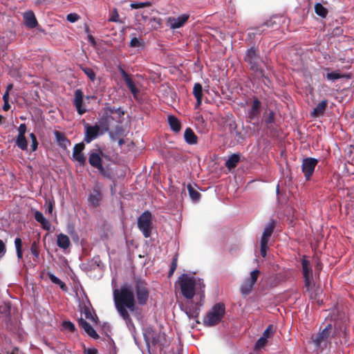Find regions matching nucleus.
<instances>
[{"mask_svg":"<svg viewBox=\"0 0 354 354\" xmlns=\"http://www.w3.org/2000/svg\"><path fill=\"white\" fill-rule=\"evenodd\" d=\"M149 288L142 279H137L131 284H124L113 290V301L120 316L125 321L129 328L133 326L129 311L136 310V303L140 306L147 304Z\"/></svg>","mask_w":354,"mask_h":354,"instance_id":"nucleus-1","label":"nucleus"},{"mask_svg":"<svg viewBox=\"0 0 354 354\" xmlns=\"http://www.w3.org/2000/svg\"><path fill=\"white\" fill-rule=\"evenodd\" d=\"M176 288L188 300L183 310L189 318L198 317L204 298L203 280L194 276L183 274L176 283Z\"/></svg>","mask_w":354,"mask_h":354,"instance_id":"nucleus-2","label":"nucleus"},{"mask_svg":"<svg viewBox=\"0 0 354 354\" xmlns=\"http://www.w3.org/2000/svg\"><path fill=\"white\" fill-rule=\"evenodd\" d=\"M225 314V306L222 304H216L204 318V324L206 326H214L217 324L223 318Z\"/></svg>","mask_w":354,"mask_h":354,"instance_id":"nucleus-3","label":"nucleus"},{"mask_svg":"<svg viewBox=\"0 0 354 354\" xmlns=\"http://www.w3.org/2000/svg\"><path fill=\"white\" fill-rule=\"evenodd\" d=\"M138 227L145 238H148L151 236L153 223L151 221V214L149 211L143 212L139 216L138 219Z\"/></svg>","mask_w":354,"mask_h":354,"instance_id":"nucleus-4","label":"nucleus"},{"mask_svg":"<svg viewBox=\"0 0 354 354\" xmlns=\"http://www.w3.org/2000/svg\"><path fill=\"white\" fill-rule=\"evenodd\" d=\"M259 274L260 271L259 270H254L250 272V277L245 279L241 286L240 291L242 295H248L252 292Z\"/></svg>","mask_w":354,"mask_h":354,"instance_id":"nucleus-5","label":"nucleus"},{"mask_svg":"<svg viewBox=\"0 0 354 354\" xmlns=\"http://www.w3.org/2000/svg\"><path fill=\"white\" fill-rule=\"evenodd\" d=\"M84 127L85 129L84 140L86 143H90L91 141L96 139L100 134L103 133L97 124L92 126L86 123Z\"/></svg>","mask_w":354,"mask_h":354,"instance_id":"nucleus-6","label":"nucleus"},{"mask_svg":"<svg viewBox=\"0 0 354 354\" xmlns=\"http://www.w3.org/2000/svg\"><path fill=\"white\" fill-rule=\"evenodd\" d=\"M318 160L313 158H307L303 160L301 168L306 180H309L313 175Z\"/></svg>","mask_w":354,"mask_h":354,"instance_id":"nucleus-7","label":"nucleus"},{"mask_svg":"<svg viewBox=\"0 0 354 354\" xmlns=\"http://www.w3.org/2000/svg\"><path fill=\"white\" fill-rule=\"evenodd\" d=\"M259 57L257 55V50L254 48H251L246 51L245 60L250 65L251 69L256 72H259Z\"/></svg>","mask_w":354,"mask_h":354,"instance_id":"nucleus-8","label":"nucleus"},{"mask_svg":"<svg viewBox=\"0 0 354 354\" xmlns=\"http://www.w3.org/2000/svg\"><path fill=\"white\" fill-rule=\"evenodd\" d=\"M303 275L305 279L306 286L310 288L313 281V270L308 260L304 257L302 259Z\"/></svg>","mask_w":354,"mask_h":354,"instance_id":"nucleus-9","label":"nucleus"},{"mask_svg":"<svg viewBox=\"0 0 354 354\" xmlns=\"http://www.w3.org/2000/svg\"><path fill=\"white\" fill-rule=\"evenodd\" d=\"M158 12L154 9L150 11L144 10L140 13V18L138 15H136L137 21H140L143 20L145 22H160V19H157Z\"/></svg>","mask_w":354,"mask_h":354,"instance_id":"nucleus-10","label":"nucleus"},{"mask_svg":"<svg viewBox=\"0 0 354 354\" xmlns=\"http://www.w3.org/2000/svg\"><path fill=\"white\" fill-rule=\"evenodd\" d=\"M84 148L85 145L83 142L76 144L73 147V158L81 165H84L86 162V157L82 153Z\"/></svg>","mask_w":354,"mask_h":354,"instance_id":"nucleus-11","label":"nucleus"},{"mask_svg":"<svg viewBox=\"0 0 354 354\" xmlns=\"http://www.w3.org/2000/svg\"><path fill=\"white\" fill-rule=\"evenodd\" d=\"M73 104L80 115H83L86 112L87 110L83 104V93L80 89L76 90L75 92Z\"/></svg>","mask_w":354,"mask_h":354,"instance_id":"nucleus-12","label":"nucleus"},{"mask_svg":"<svg viewBox=\"0 0 354 354\" xmlns=\"http://www.w3.org/2000/svg\"><path fill=\"white\" fill-rule=\"evenodd\" d=\"M121 75L125 82L127 86L131 91L135 98H137L138 95L139 93V89L136 86L134 82L133 81L131 77L127 74L123 69L120 70Z\"/></svg>","mask_w":354,"mask_h":354,"instance_id":"nucleus-13","label":"nucleus"},{"mask_svg":"<svg viewBox=\"0 0 354 354\" xmlns=\"http://www.w3.org/2000/svg\"><path fill=\"white\" fill-rule=\"evenodd\" d=\"M88 162L92 167L97 168L100 172L104 171L100 153L91 151L89 153Z\"/></svg>","mask_w":354,"mask_h":354,"instance_id":"nucleus-14","label":"nucleus"},{"mask_svg":"<svg viewBox=\"0 0 354 354\" xmlns=\"http://www.w3.org/2000/svg\"><path fill=\"white\" fill-rule=\"evenodd\" d=\"M331 330H332V326L330 324H329L321 333H319V334L317 335L316 338L315 339L314 342L317 347L320 346L321 343L323 341H325L327 339V338L330 335Z\"/></svg>","mask_w":354,"mask_h":354,"instance_id":"nucleus-15","label":"nucleus"},{"mask_svg":"<svg viewBox=\"0 0 354 354\" xmlns=\"http://www.w3.org/2000/svg\"><path fill=\"white\" fill-rule=\"evenodd\" d=\"M261 110V102L258 100H254L251 109L248 112V116L250 120H254L258 118Z\"/></svg>","mask_w":354,"mask_h":354,"instance_id":"nucleus-16","label":"nucleus"},{"mask_svg":"<svg viewBox=\"0 0 354 354\" xmlns=\"http://www.w3.org/2000/svg\"><path fill=\"white\" fill-rule=\"evenodd\" d=\"M79 326L82 328L85 332L93 338H97L98 335L96 331L93 329V328L84 319H80L78 321Z\"/></svg>","mask_w":354,"mask_h":354,"instance_id":"nucleus-17","label":"nucleus"},{"mask_svg":"<svg viewBox=\"0 0 354 354\" xmlns=\"http://www.w3.org/2000/svg\"><path fill=\"white\" fill-rule=\"evenodd\" d=\"M193 95L196 100V109L202 103L203 100V87L199 83H196L193 88Z\"/></svg>","mask_w":354,"mask_h":354,"instance_id":"nucleus-18","label":"nucleus"},{"mask_svg":"<svg viewBox=\"0 0 354 354\" xmlns=\"http://www.w3.org/2000/svg\"><path fill=\"white\" fill-rule=\"evenodd\" d=\"M101 199L102 194L97 189H94L88 196L89 203L94 207H97L100 205Z\"/></svg>","mask_w":354,"mask_h":354,"instance_id":"nucleus-19","label":"nucleus"},{"mask_svg":"<svg viewBox=\"0 0 354 354\" xmlns=\"http://www.w3.org/2000/svg\"><path fill=\"white\" fill-rule=\"evenodd\" d=\"M54 134L56 138V141L62 148L66 149L68 146L70 145V141L66 138L63 133L55 131Z\"/></svg>","mask_w":354,"mask_h":354,"instance_id":"nucleus-20","label":"nucleus"},{"mask_svg":"<svg viewBox=\"0 0 354 354\" xmlns=\"http://www.w3.org/2000/svg\"><path fill=\"white\" fill-rule=\"evenodd\" d=\"M57 244L62 249H66L71 245V241L68 236L64 234H59L57 235Z\"/></svg>","mask_w":354,"mask_h":354,"instance_id":"nucleus-21","label":"nucleus"},{"mask_svg":"<svg viewBox=\"0 0 354 354\" xmlns=\"http://www.w3.org/2000/svg\"><path fill=\"white\" fill-rule=\"evenodd\" d=\"M35 218L39 223L44 230H48L50 228V222L44 216L43 214L39 211L35 212Z\"/></svg>","mask_w":354,"mask_h":354,"instance_id":"nucleus-22","label":"nucleus"},{"mask_svg":"<svg viewBox=\"0 0 354 354\" xmlns=\"http://www.w3.org/2000/svg\"><path fill=\"white\" fill-rule=\"evenodd\" d=\"M144 336L147 345H149V343H151L152 344H157L159 343L162 344L160 340V335H159L158 337H153L152 330L146 331Z\"/></svg>","mask_w":354,"mask_h":354,"instance_id":"nucleus-23","label":"nucleus"},{"mask_svg":"<svg viewBox=\"0 0 354 354\" xmlns=\"http://www.w3.org/2000/svg\"><path fill=\"white\" fill-rule=\"evenodd\" d=\"M184 137L185 141L189 145H194L197 142V136L190 128L186 129Z\"/></svg>","mask_w":354,"mask_h":354,"instance_id":"nucleus-24","label":"nucleus"},{"mask_svg":"<svg viewBox=\"0 0 354 354\" xmlns=\"http://www.w3.org/2000/svg\"><path fill=\"white\" fill-rule=\"evenodd\" d=\"M170 128L174 132H178L180 130L181 126L180 121L174 115H169L167 118Z\"/></svg>","mask_w":354,"mask_h":354,"instance_id":"nucleus-25","label":"nucleus"},{"mask_svg":"<svg viewBox=\"0 0 354 354\" xmlns=\"http://www.w3.org/2000/svg\"><path fill=\"white\" fill-rule=\"evenodd\" d=\"M327 104L328 102L326 100L320 102L314 109L312 115L315 117L322 115L325 111V109L327 106Z\"/></svg>","mask_w":354,"mask_h":354,"instance_id":"nucleus-26","label":"nucleus"},{"mask_svg":"<svg viewBox=\"0 0 354 354\" xmlns=\"http://www.w3.org/2000/svg\"><path fill=\"white\" fill-rule=\"evenodd\" d=\"M274 230V225L272 224H270L266 227L263 230L261 242L263 243H268L270 237L271 236L272 232Z\"/></svg>","mask_w":354,"mask_h":354,"instance_id":"nucleus-27","label":"nucleus"},{"mask_svg":"<svg viewBox=\"0 0 354 354\" xmlns=\"http://www.w3.org/2000/svg\"><path fill=\"white\" fill-rule=\"evenodd\" d=\"M130 47L137 48L138 50H142L145 47V42L142 39L138 38L136 37H131L129 44Z\"/></svg>","mask_w":354,"mask_h":354,"instance_id":"nucleus-28","label":"nucleus"},{"mask_svg":"<svg viewBox=\"0 0 354 354\" xmlns=\"http://www.w3.org/2000/svg\"><path fill=\"white\" fill-rule=\"evenodd\" d=\"M239 161V156L236 154H232L229 157L225 162V166L229 169H232L234 168Z\"/></svg>","mask_w":354,"mask_h":354,"instance_id":"nucleus-29","label":"nucleus"},{"mask_svg":"<svg viewBox=\"0 0 354 354\" xmlns=\"http://www.w3.org/2000/svg\"><path fill=\"white\" fill-rule=\"evenodd\" d=\"M48 276L49 277V279H50V281L55 283V284H57L59 286L60 288L63 290V291H67L68 288H67V286H66V284L62 281L58 277H57L56 276H55L53 273H48Z\"/></svg>","mask_w":354,"mask_h":354,"instance_id":"nucleus-30","label":"nucleus"},{"mask_svg":"<svg viewBox=\"0 0 354 354\" xmlns=\"http://www.w3.org/2000/svg\"><path fill=\"white\" fill-rule=\"evenodd\" d=\"M16 145L21 150H26L28 147V142L25 136H17L16 138Z\"/></svg>","mask_w":354,"mask_h":354,"instance_id":"nucleus-31","label":"nucleus"},{"mask_svg":"<svg viewBox=\"0 0 354 354\" xmlns=\"http://www.w3.org/2000/svg\"><path fill=\"white\" fill-rule=\"evenodd\" d=\"M315 11L317 15L322 17H326L328 14L327 9L319 3L315 4Z\"/></svg>","mask_w":354,"mask_h":354,"instance_id":"nucleus-32","label":"nucleus"},{"mask_svg":"<svg viewBox=\"0 0 354 354\" xmlns=\"http://www.w3.org/2000/svg\"><path fill=\"white\" fill-rule=\"evenodd\" d=\"M152 5V2L151 1H145V2H132L130 4V7L133 9H139L145 7H150Z\"/></svg>","mask_w":354,"mask_h":354,"instance_id":"nucleus-33","label":"nucleus"},{"mask_svg":"<svg viewBox=\"0 0 354 354\" xmlns=\"http://www.w3.org/2000/svg\"><path fill=\"white\" fill-rule=\"evenodd\" d=\"M189 19V15L188 14H183L178 17H169L167 22H187Z\"/></svg>","mask_w":354,"mask_h":354,"instance_id":"nucleus-34","label":"nucleus"},{"mask_svg":"<svg viewBox=\"0 0 354 354\" xmlns=\"http://www.w3.org/2000/svg\"><path fill=\"white\" fill-rule=\"evenodd\" d=\"M23 16L24 22H37L34 12L31 10L25 12Z\"/></svg>","mask_w":354,"mask_h":354,"instance_id":"nucleus-35","label":"nucleus"},{"mask_svg":"<svg viewBox=\"0 0 354 354\" xmlns=\"http://www.w3.org/2000/svg\"><path fill=\"white\" fill-rule=\"evenodd\" d=\"M187 189L192 199L194 201H198L201 196L200 193L196 189H194L190 185L187 186Z\"/></svg>","mask_w":354,"mask_h":354,"instance_id":"nucleus-36","label":"nucleus"},{"mask_svg":"<svg viewBox=\"0 0 354 354\" xmlns=\"http://www.w3.org/2000/svg\"><path fill=\"white\" fill-rule=\"evenodd\" d=\"M342 77H344V75L337 71H333L326 74V78L330 81H335Z\"/></svg>","mask_w":354,"mask_h":354,"instance_id":"nucleus-37","label":"nucleus"},{"mask_svg":"<svg viewBox=\"0 0 354 354\" xmlns=\"http://www.w3.org/2000/svg\"><path fill=\"white\" fill-rule=\"evenodd\" d=\"M83 71L87 75V77L92 81L94 82L95 80V74L93 69L90 68H84Z\"/></svg>","mask_w":354,"mask_h":354,"instance_id":"nucleus-38","label":"nucleus"},{"mask_svg":"<svg viewBox=\"0 0 354 354\" xmlns=\"http://www.w3.org/2000/svg\"><path fill=\"white\" fill-rule=\"evenodd\" d=\"M30 251H31V253L32 254V255L38 259L39 257V249H38V246H37V244L36 242H33L32 243V245L30 247Z\"/></svg>","mask_w":354,"mask_h":354,"instance_id":"nucleus-39","label":"nucleus"},{"mask_svg":"<svg viewBox=\"0 0 354 354\" xmlns=\"http://www.w3.org/2000/svg\"><path fill=\"white\" fill-rule=\"evenodd\" d=\"M274 333V328L272 325H269L268 328L266 329V330L263 332L262 337H264L266 339H268L271 335H272Z\"/></svg>","mask_w":354,"mask_h":354,"instance_id":"nucleus-40","label":"nucleus"},{"mask_svg":"<svg viewBox=\"0 0 354 354\" xmlns=\"http://www.w3.org/2000/svg\"><path fill=\"white\" fill-rule=\"evenodd\" d=\"M268 339L261 337L257 342L255 348L257 349H260L263 347H264L267 344Z\"/></svg>","mask_w":354,"mask_h":354,"instance_id":"nucleus-41","label":"nucleus"},{"mask_svg":"<svg viewBox=\"0 0 354 354\" xmlns=\"http://www.w3.org/2000/svg\"><path fill=\"white\" fill-rule=\"evenodd\" d=\"M109 22H120L119 19V15L116 10L114 9L112 12L111 16L109 19Z\"/></svg>","mask_w":354,"mask_h":354,"instance_id":"nucleus-42","label":"nucleus"},{"mask_svg":"<svg viewBox=\"0 0 354 354\" xmlns=\"http://www.w3.org/2000/svg\"><path fill=\"white\" fill-rule=\"evenodd\" d=\"M63 328L66 330H68L70 332H73L75 330L74 324L71 322H64L63 323Z\"/></svg>","mask_w":354,"mask_h":354,"instance_id":"nucleus-43","label":"nucleus"},{"mask_svg":"<svg viewBox=\"0 0 354 354\" xmlns=\"http://www.w3.org/2000/svg\"><path fill=\"white\" fill-rule=\"evenodd\" d=\"M66 19L70 22H75L80 19V16L76 13H70L67 15Z\"/></svg>","mask_w":354,"mask_h":354,"instance_id":"nucleus-44","label":"nucleus"},{"mask_svg":"<svg viewBox=\"0 0 354 354\" xmlns=\"http://www.w3.org/2000/svg\"><path fill=\"white\" fill-rule=\"evenodd\" d=\"M268 250V243L261 242V254L263 257H265L266 256V252Z\"/></svg>","mask_w":354,"mask_h":354,"instance_id":"nucleus-45","label":"nucleus"},{"mask_svg":"<svg viewBox=\"0 0 354 354\" xmlns=\"http://www.w3.org/2000/svg\"><path fill=\"white\" fill-rule=\"evenodd\" d=\"M26 132V125L25 124H21L18 127V136H25Z\"/></svg>","mask_w":354,"mask_h":354,"instance_id":"nucleus-46","label":"nucleus"},{"mask_svg":"<svg viewBox=\"0 0 354 354\" xmlns=\"http://www.w3.org/2000/svg\"><path fill=\"white\" fill-rule=\"evenodd\" d=\"M6 252V248L5 243L0 239V258L3 257Z\"/></svg>","mask_w":354,"mask_h":354,"instance_id":"nucleus-47","label":"nucleus"},{"mask_svg":"<svg viewBox=\"0 0 354 354\" xmlns=\"http://www.w3.org/2000/svg\"><path fill=\"white\" fill-rule=\"evenodd\" d=\"M176 268H177V258L174 257L173 259V261H172V263L171 265L169 274H172L174 273V272L175 271V270L176 269Z\"/></svg>","mask_w":354,"mask_h":354,"instance_id":"nucleus-48","label":"nucleus"},{"mask_svg":"<svg viewBox=\"0 0 354 354\" xmlns=\"http://www.w3.org/2000/svg\"><path fill=\"white\" fill-rule=\"evenodd\" d=\"M15 245L16 250H21L22 241H21V239L20 238H16L15 239Z\"/></svg>","mask_w":354,"mask_h":354,"instance_id":"nucleus-49","label":"nucleus"},{"mask_svg":"<svg viewBox=\"0 0 354 354\" xmlns=\"http://www.w3.org/2000/svg\"><path fill=\"white\" fill-rule=\"evenodd\" d=\"M97 351L95 348H88L84 350V354H97Z\"/></svg>","mask_w":354,"mask_h":354,"instance_id":"nucleus-50","label":"nucleus"},{"mask_svg":"<svg viewBox=\"0 0 354 354\" xmlns=\"http://www.w3.org/2000/svg\"><path fill=\"white\" fill-rule=\"evenodd\" d=\"M267 123H272L274 121L273 113L270 112L268 118L266 120Z\"/></svg>","mask_w":354,"mask_h":354,"instance_id":"nucleus-51","label":"nucleus"},{"mask_svg":"<svg viewBox=\"0 0 354 354\" xmlns=\"http://www.w3.org/2000/svg\"><path fill=\"white\" fill-rule=\"evenodd\" d=\"M48 203V212L51 214L53 212V203L51 201L46 202Z\"/></svg>","mask_w":354,"mask_h":354,"instance_id":"nucleus-52","label":"nucleus"},{"mask_svg":"<svg viewBox=\"0 0 354 354\" xmlns=\"http://www.w3.org/2000/svg\"><path fill=\"white\" fill-rule=\"evenodd\" d=\"M37 145H38V142H37V140H34L33 141H32L31 147H32V151H35L37 149Z\"/></svg>","mask_w":354,"mask_h":354,"instance_id":"nucleus-53","label":"nucleus"},{"mask_svg":"<svg viewBox=\"0 0 354 354\" xmlns=\"http://www.w3.org/2000/svg\"><path fill=\"white\" fill-rule=\"evenodd\" d=\"M3 100L4 102L9 101V93L8 91H6L5 93L3 95Z\"/></svg>","mask_w":354,"mask_h":354,"instance_id":"nucleus-54","label":"nucleus"},{"mask_svg":"<svg viewBox=\"0 0 354 354\" xmlns=\"http://www.w3.org/2000/svg\"><path fill=\"white\" fill-rule=\"evenodd\" d=\"M26 26L28 29L35 28L37 26L38 24H25Z\"/></svg>","mask_w":354,"mask_h":354,"instance_id":"nucleus-55","label":"nucleus"},{"mask_svg":"<svg viewBox=\"0 0 354 354\" xmlns=\"http://www.w3.org/2000/svg\"><path fill=\"white\" fill-rule=\"evenodd\" d=\"M183 24H171V28L172 29H176L179 28L182 26Z\"/></svg>","mask_w":354,"mask_h":354,"instance_id":"nucleus-56","label":"nucleus"},{"mask_svg":"<svg viewBox=\"0 0 354 354\" xmlns=\"http://www.w3.org/2000/svg\"><path fill=\"white\" fill-rule=\"evenodd\" d=\"M10 106L9 104V102H4V104L3 106V111H7L10 109Z\"/></svg>","mask_w":354,"mask_h":354,"instance_id":"nucleus-57","label":"nucleus"},{"mask_svg":"<svg viewBox=\"0 0 354 354\" xmlns=\"http://www.w3.org/2000/svg\"><path fill=\"white\" fill-rule=\"evenodd\" d=\"M16 252H17V255L18 259H22V257H23L22 250H16Z\"/></svg>","mask_w":354,"mask_h":354,"instance_id":"nucleus-58","label":"nucleus"},{"mask_svg":"<svg viewBox=\"0 0 354 354\" xmlns=\"http://www.w3.org/2000/svg\"><path fill=\"white\" fill-rule=\"evenodd\" d=\"M88 41H89V42H90L91 44L95 45V41L94 38H93L91 35H88Z\"/></svg>","mask_w":354,"mask_h":354,"instance_id":"nucleus-59","label":"nucleus"},{"mask_svg":"<svg viewBox=\"0 0 354 354\" xmlns=\"http://www.w3.org/2000/svg\"><path fill=\"white\" fill-rule=\"evenodd\" d=\"M12 88H13V85L12 84H8L7 86L6 91H8L9 93L10 91L12 89Z\"/></svg>","mask_w":354,"mask_h":354,"instance_id":"nucleus-60","label":"nucleus"},{"mask_svg":"<svg viewBox=\"0 0 354 354\" xmlns=\"http://www.w3.org/2000/svg\"><path fill=\"white\" fill-rule=\"evenodd\" d=\"M30 137L32 141H33L34 140H37V138L33 133H31L30 134Z\"/></svg>","mask_w":354,"mask_h":354,"instance_id":"nucleus-61","label":"nucleus"},{"mask_svg":"<svg viewBox=\"0 0 354 354\" xmlns=\"http://www.w3.org/2000/svg\"><path fill=\"white\" fill-rule=\"evenodd\" d=\"M279 21H281V22H284L285 21V19L283 17H281L280 19H279Z\"/></svg>","mask_w":354,"mask_h":354,"instance_id":"nucleus-62","label":"nucleus"},{"mask_svg":"<svg viewBox=\"0 0 354 354\" xmlns=\"http://www.w3.org/2000/svg\"><path fill=\"white\" fill-rule=\"evenodd\" d=\"M110 111H111V113H113V109H110Z\"/></svg>","mask_w":354,"mask_h":354,"instance_id":"nucleus-63","label":"nucleus"}]
</instances>
